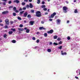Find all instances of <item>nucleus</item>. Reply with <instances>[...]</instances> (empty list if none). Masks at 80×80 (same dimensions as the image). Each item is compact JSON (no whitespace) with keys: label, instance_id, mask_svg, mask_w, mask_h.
<instances>
[{"label":"nucleus","instance_id":"nucleus-39","mask_svg":"<svg viewBox=\"0 0 80 80\" xmlns=\"http://www.w3.org/2000/svg\"><path fill=\"white\" fill-rule=\"evenodd\" d=\"M26 7L27 8H29V7H30V6L28 5H27Z\"/></svg>","mask_w":80,"mask_h":80},{"label":"nucleus","instance_id":"nucleus-46","mask_svg":"<svg viewBox=\"0 0 80 80\" xmlns=\"http://www.w3.org/2000/svg\"><path fill=\"white\" fill-rule=\"evenodd\" d=\"M53 20V19H49V21H50V22H52Z\"/></svg>","mask_w":80,"mask_h":80},{"label":"nucleus","instance_id":"nucleus-50","mask_svg":"<svg viewBox=\"0 0 80 80\" xmlns=\"http://www.w3.org/2000/svg\"><path fill=\"white\" fill-rule=\"evenodd\" d=\"M52 42H50V43H49V45H52Z\"/></svg>","mask_w":80,"mask_h":80},{"label":"nucleus","instance_id":"nucleus-3","mask_svg":"<svg viewBox=\"0 0 80 80\" xmlns=\"http://www.w3.org/2000/svg\"><path fill=\"white\" fill-rule=\"evenodd\" d=\"M5 22L6 25H10V22H9V20H8V19H6L5 20Z\"/></svg>","mask_w":80,"mask_h":80},{"label":"nucleus","instance_id":"nucleus-59","mask_svg":"<svg viewBox=\"0 0 80 80\" xmlns=\"http://www.w3.org/2000/svg\"><path fill=\"white\" fill-rule=\"evenodd\" d=\"M41 22H42L41 23H42V24H43V23H44V22H43V21H42Z\"/></svg>","mask_w":80,"mask_h":80},{"label":"nucleus","instance_id":"nucleus-27","mask_svg":"<svg viewBox=\"0 0 80 80\" xmlns=\"http://www.w3.org/2000/svg\"><path fill=\"white\" fill-rule=\"evenodd\" d=\"M13 16H14V17H15V16H16V13L13 12Z\"/></svg>","mask_w":80,"mask_h":80},{"label":"nucleus","instance_id":"nucleus-45","mask_svg":"<svg viewBox=\"0 0 80 80\" xmlns=\"http://www.w3.org/2000/svg\"><path fill=\"white\" fill-rule=\"evenodd\" d=\"M35 37H33L32 38V40H35Z\"/></svg>","mask_w":80,"mask_h":80},{"label":"nucleus","instance_id":"nucleus-28","mask_svg":"<svg viewBox=\"0 0 80 80\" xmlns=\"http://www.w3.org/2000/svg\"><path fill=\"white\" fill-rule=\"evenodd\" d=\"M7 35L6 34H5L4 35L3 37L4 38H6V37H7Z\"/></svg>","mask_w":80,"mask_h":80},{"label":"nucleus","instance_id":"nucleus-9","mask_svg":"<svg viewBox=\"0 0 80 80\" xmlns=\"http://www.w3.org/2000/svg\"><path fill=\"white\" fill-rule=\"evenodd\" d=\"M39 30H46V28H43V27H40L39 28Z\"/></svg>","mask_w":80,"mask_h":80},{"label":"nucleus","instance_id":"nucleus-29","mask_svg":"<svg viewBox=\"0 0 80 80\" xmlns=\"http://www.w3.org/2000/svg\"><path fill=\"white\" fill-rule=\"evenodd\" d=\"M57 40L58 41H60V40H61V38H60L59 37L57 39Z\"/></svg>","mask_w":80,"mask_h":80},{"label":"nucleus","instance_id":"nucleus-10","mask_svg":"<svg viewBox=\"0 0 80 80\" xmlns=\"http://www.w3.org/2000/svg\"><path fill=\"white\" fill-rule=\"evenodd\" d=\"M14 3H18L20 1L18 0H15L13 1Z\"/></svg>","mask_w":80,"mask_h":80},{"label":"nucleus","instance_id":"nucleus-16","mask_svg":"<svg viewBox=\"0 0 80 80\" xmlns=\"http://www.w3.org/2000/svg\"><path fill=\"white\" fill-rule=\"evenodd\" d=\"M24 11H22V12H21L20 13H19V14L20 15H22V14H23V12H24Z\"/></svg>","mask_w":80,"mask_h":80},{"label":"nucleus","instance_id":"nucleus-23","mask_svg":"<svg viewBox=\"0 0 80 80\" xmlns=\"http://www.w3.org/2000/svg\"><path fill=\"white\" fill-rule=\"evenodd\" d=\"M37 3H38V4H39V3H40V0H38Z\"/></svg>","mask_w":80,"mask_h":80},{"label":"nucleus","instance_id":"nucleus-61","mask_svg":"<svg viewBox=\"0 0 80 80\" xmlns=\"http://www.w3.org/2000/svg\"><path fill=\"white\" fill-rule=\"evenodd\" d=\"M2 22V19H0V22Z\"/></svg>","mask_w":80,"mask_h":80},{"label":"nucleus","instance_id":"nucleus-14","mask_svg":"<svg viewBox=\"0 0 80 80\" xmlns=\"http://www.w3.org/2000/svg\"><path fill=\"white\" fill-rule=\"evenodd\" d=\"M27 17L28 18H30L31 17V15H30V14H28Z\"/></svg>","mask_w":80,"mask_h":80},{"label":"nucleus","instance_id":"nucleus-24","mask_svg":"<svg viewBox=\"0 0 80 80\" xmlns=\"http://www.w3.org/2000/svg\"><path fill=\"white\" fill-rule=\"evenodd\" d=\"M11 30H12L13 32H15L16 31V30H15V29L12 28L11 29Z\"/></svg>","mask_w":80,"mask_h":80},{"label":"nucleus","instance_id":"nucleus-15","mask_svg":"<svg viewBox=\"0 0 80 80\" xmlns=\"http://www.w3.org/2000/svg\"><path fill=\"white\" fill-rule=\"evenodd\" d=\"M12 43H15L17 42V41L15 40H12Z\"/></svg>","mask_w":80,"mask_h":80},{"label":"nucleus","instance_id":"nucleus-52","mask_svg":"<svg viewBox=\"0 0 80 80\" xmlns=\"http://www.w3.org/2000/svg\"><path fill=\"white\" fill-rule=\"evenodd\" d=\"M13 21H11L10 22V24H13Z\"/></svg>","mask_w":80,"mask_h":80},{"label":"nucleus","instance_id":"nucleus-51","mask_svg":"<svg viewBox=\"0 0 80 80\" xmlns=\"http://www.w3.org/2000/svg\"><path fill=\"white\" fill-rule=\"evenodd\" d=\"M19 11L17 10H16L15 12L16 13H18Z\"/></svg>","mask_w":80,"mask_h":80},{"label":"nucleus","instance_id":"nucleus-32","mask_svg":"<svg viewBox=\"0 0 80 80\" xmlns=\"http://www.w3.org/2000/svg\"><path fill=\"white\" fill-rule=\"evenodd\" d=\"M42 8H45V5H42L41 6Z\"/></svg>","mask_w":80,"mask_h":80},{"label":"nucleus","instance_id":"nucleus-40","mask_svg":"<svg viewBox=\"0 0 80 80\" xmlns=\"http://www.w3.org/2000/svg\"><path fill=\"white\" fill-rule=\"evenodd\" d=\"M13 9L14 10H17V8H16V7H14L13 8Z\"/></svg>","mask_w":80,"mask_h":80},{"label":"nucleus","instance_id":"nucleus-63","mask_svg":"<svg viewBox=\"0 0 80 80\" xmlns=\"http://www.w3.org/2000/svg\"><path fill=\"white\" fill-rule=\"evenodd\" d=\"M29 1L30 2H32V0H29Z\"/></svg>","mask_w":80,"mask_h":80},{"label":"nucleus","instance_id":"nucleus-53","mask_svg":"<svg viewBox=\"0 0 80 80\" xmlns=\"http://www.w3.org/2000/svg\"><path fill=\"white\" fill-rule=\"evenodd\" d=\"M61 55H64V52L61 53Z\"/></svg>","mask_w":80,"mask_h":80},{"label":"nucleus","instance_id":"nucleus-47","mask_svg":"<svg viewBox=\"0 0 80 80\" xmlns=\"http://www.w3.org/2000/svg\"><path fill=\"white\" fill-rule=\"evenodd\" d=\"M3 4L4 5H6V3L5 2H3Z\"/></svg>","mask_w":80,"mask_h":80},{"label":"nucleus","instance_id":"nucleus-55","mask_svg":"<svg viewBox=\"0 0 80 80\" xmlns=\"http://www.w3.org/2000/svg\"><path fill=\"white\" fill-rule=\"evenodd\" d=\"M23 10V9H22V8H20V9H19V10L21 11V10Z\"/></svg>","mask_w":80,"mask_h":80},{"label":"nucleus","instance_id":"nucleus-57","mask_svg":"<svg viewBox=\"0 0 80 80\" xmlns=\"http://www.w3.org/2000/svg\"><path fill=\"white\" fill-rule=\"evenodd\" d=\"M24 1L25 2H28V0H24Z\"/></svg>","mask_w":80,"mask_h":80},{"label":"nucleus","instance_id":"nucleus-21","mask_svg":"<svg viewBox=\"0 0 80 80\" xmlns=\"http://www.w3.org/2000/svg\"><path fill=\"white\" fill-rule=\"evenodd\" d=\"M8 33L9 35H11V34H12V33H13V32H12V31H9L8 32Z\"/></svg>","mask_w":80,"mask_h":80},{"label":"nucleus","instance_id":"nucleus-56","mask_svg":"<svg viewBox=\"0 0 80 80\" xmlns=\"http://www.w3.org/2000/svg\"><path fill=\"white\" fill-rule=\"evenodd\" d=\"M75 78L76 79H78V77H75Z\"/></svg>","mask_w":80,"mask_h":80},{"label":"nucleus","instance_id":"nucleus-25","mask_svg":"<svg viewBox=\"0 0 80 80\" xmlns=\"http://www.w3.org/2000/svg\"><path fill=\"white\" fill-rule=\"evenodd\" d=\"M58 48H59V49L61 50L62 48V46H60Z\"/></svg>","mask_w":80,"mask_h":80},{"label":"nucleus","instance_id":"nucleus-42","mask_svg":"<svg viewBox=\"0 0 80 80\" xmlns=\"http://www.w3.org/2000/svg\"><path fill=\"white\" fill-rule=\"evenodd\" d=\"M20 27H21V28L23 27V24H20Z\"/></svg>","mask_w":80,"mask_h":80},{"label":"nucleus","instance_id":"nucleus-20","mask_svg":"<svg viewBox=\"0 0 80 80\" xmlns=\"http://www.w3.org/2000/svg\"><path fill=\"white\" fill-rule=\"evenodd\" d=\"M26 33H29V32H30V30H29V29H27L26 30Z\"/></svg>","mask_w":80,"mask_h":80},{"label":"nucleus","instance_id":"nucleus-22","mask_svg":"<svg viewBox=\"0 0 80 80\" xmlns=\"http://www.w3.org/2000/svg\"><path fill=\"white\" fill-rule=\"evenodd\" d=\"M48 34L47 33H45L44 34V36L45 37H47Z\"/></svg>","mask_w":80,"mask_h":80},{"label":"nucleus","instance_id":"nucleus-43","mask_svg":"<svg viewBox=\"0 0 80 80\" xmlns=\"http://www.w3.org/2000/svg\"><path fill=\"white\" fill-rule=\"evenodd\" d=\"M9 4H10L11 3H12V1H9L8 2Z\"/></svg>","mask_w":80,"mask_h":80},{"label":"nucleus","instance_id":"nucleus-62","mask_svg":"<svg viewBox=\"0 0 80 80\" xmlns=\"http://www.w3.org/2000/svg\"><path fill=\"white\" fill-rule=\"evenodd\" d=\"M39 32H37L36 34H37V35H38V34H39Z\"/></svg>","mask_w":80,"mask_h":80},{"label":"nucleus","instance_id":"nucleus-6","mask_svg":"<svg viewBox=\"0 0 80 80\" xmlns=\"http://www.w3.org/2000/svg\"><path fill=\"white\" fill-rule=\"evenodd\" d=\"M27 15H28V12H25L23 14V17H27Z\"/></svg>","mask_w":80,"mask_h":80},{"label":"nucleus","instance_id":"nucleus-13","mask_svg":"<svg viewBox=\"0 0 80 80\" xmlns=\"http://www.w3.org/2000/svg\"><path fill=\"white\" fill-rule=\"evenodd\" d=\"M57 23H58V24H60L61 22L60 20L59 19H57Z\"/></svg>","mask_w":80,"mask_h":80},{"label":"nucleus","instance_id":"nucleus-19","mask_svg":"<svg viewBox=\"0 0 80 80\" xmlns=\"http://www.w3.org/2000/svg\"><path fill=\"white\" fill-rule=\"evenodd\" d=\"M74 12L75 13H78V11H77V9H75L74 10Z\"/></svg>","mask_w":80,"mask_h":80},{"label":"nucleus","instance_id":"nucleus-8","mask_svg":"<svg viewBox=\"0 0 80 80\" xmlns=\"http://www.w3.org/2000/svg\"><path fill=\"white\" fill-rule=\"evenodd\" d=\"M34 21H31L29 22V24H31V25H33V23H34Z\"/></svg>","mask_w":80,"mask_h":80},{"label":"nucleus","instance_id":"nucleus-33","mask_svg":"<svg viewBox=\"0 0 80 80\" xmlns=\"http://www.w3.org/2000/svg\"><path fill=\"white\" fill-rule=\"evenodd\" d=\"M54 39H57V36H55L54 37Z\"/></svg>","mask_w":80,"mask_h":80},{"label":"nucleus","instance_id":"nucleus-34","mask_svg":"<svg viewBox=\"0 0 80 80\" xmlns=\"http://www.w3.org/2000/svg\"><path fill=\"white\" fill-rule=\"evenodd\" d=\"M13 8V6H11L9 7L8 8L10 9V8Z\"/></svg>","mask_w":80,"mask_h":80},{"label":"nucleus","instance_id":"nucleus-35","mask_svg":"<svg viewBox=\"0 0 80 80\" xmlns=\"http://www.w3.org/2000/svg\"><path fill=\"white\" fill-rule=\"evenodd\" d=\"M43 10L44 11H47V9L46 8H44L43 9Z\"/></svg>","mask_w":80,"mask_h":80},{"label":"nucleus","instance_id":"nucleus-36","mask_svg":"<svg viewBox=\"0 0 80 80\" xmlns=\"http://www.w3.org/2000/svg\"><path fill=\"white\" fill-rule=\"evenodd\" d=\"M62 41H60L58 43V44H59V45H61V44H62Z\"/></svg>","mask_w":80,"mask_h":80},{"label":"nucleus","instance_id":"nucleus-44","mask_svg":"<svg viewBox=\"0 0 80 80\" xmlns=\"http://www.w3.org/2000/svg\"><path fill=\"white\" fill-rule=\"evenodd\" d=\"M22 10H26V8L25 7H23L22 8Z\"/></svg>","mask_w":80,"mask_h":80},{"label":"nucleus","instance_id":"nucleus-26","mask_svg":"<svg viewBox=\"0 0 80 80\" xmlns=\"http://www.w3.org/2000/svg\"><path fill=\"white\" fill-rule=\"evenodd\" d=\"M18 20H22V18H20V17H18Z\"/></svg>","mask_w":80,"mask_h":80},{"label":"nucleus","instance_id":"nucleus-37","mask_svg":"<svg viewBox=\"0 0 80 80\" xmlns=\"http://www.w3.org/2000/svg\"><path fill=\"white\" fill-rule=\"evenodd\" d=\"M4 28H8V26H7V25L5 26Z\"/></svg>","mask_w":80,"mask_h":80},{"label":"nucleus","instance_id":"nucleus-38","mask_svg":"<svg viewBox=\"0 0 80 80\" xmlns=\"http://www.w3.org/2000/svg\"><path fill=\"white\" fill-rule=\"evenodd\" d=\"M22 5H25V3L24 2H22Z\"/></svg>","mask_w":80,"mask_h":80},{"label":"nucleus","instance_id":"nucleus-48","mask_svg":"<svg viewBox=\"0 0 80 80\" xmlns=\"http://www.w3.org/2000/svg\"><path fill=\"white\" fill-rule=\"evenodd\" d=\"M42 4L43 5V4H45V2H44V1H42Z\"/></svg>","mask_w":80,"mask_h":80},{"label":"nucleus","instance_id":"nucleus-2","mask_svg":"<svg viewBox=\"0 0 80 80\" xmlns=\"http://www.w3.org/2000/svg\"><path fill=\"white\" fill-rule=\"evenodd\" d=\"M63 10L64 13H67V10H68V8L66 6H64L62 8Z\"/></svg>","mask_w":80,"mask_h":80},{"label":"nucleus","instance_id":"nucleus-18","mask_svg":"<svg viewBox=\"0 0 80 80\" xmlns=\"http://www.w3.org/2000/svg\"><path fill=\"white\" fill-rule=\"evenodd\" d=\"M47 51L48 52H52V50H51V49H47Z\"/></svg>","mask_w":80,"mask_h":80},{"label":"nucleus","instance_id":"nucleus-60","mask_svg":"<svg viewBox=\"0 0 80 80\" xmlns=\"http://www.w3.org/2000/svg\"><path fill=\"white\" fill-rule=\"evenodd\" d=\"M45 15H48V12H46L45 13Z\"/></svg>","mask_w":80,"mask_h":80},{"label":"nucleus","instance_id":"nucleus-58","mask_svg":"<svg viewBox=\"0 0 80 80\" xmlns=\"http://www.w3.org/2000/svg\"><path fill=\"white\" fill-rule=\"evenodd\" d=\"M69 22H70V21H69V20L67 21V23H69Z\"/></svg>","mask_w":80,"mask_h":80},{"label":"nucleus","instance_id":"nucleus-1","mask_svg":"<svg viewBox=\"0 0 80 80\" xmlns=\"http://www.w3.org/2000/svg\"><path fill=\"white\" fill-rule=\"evenodd\" d=\"M36 16L37 17H40L42 16V14H41V12L40 11H37L36 12Z\"/></svg>","mask_w":80,"mask_h":80},{"label":"nucleus","instance_id":"nucleus-64","mask_svg":"<svg viewBox=\"0 0 80 80\" xmlns=\"http://www.w3.org/2000/svg\"><path fill=\"white\" fill-rule=\"evenodd\" d=\"M66 3H67V4L68 3V1H66Z\"/></svg>","mask_w":80,"mask_h":80},{"label":"nucleus","instance_id":"nucleus-7","mask_svg":"<svg viewBox=\"0 0 80 80\" xmlns=\"http://www.w3.org/2000/svg\"><path fill=\"white\" fill-rule=\"evenodd\" d=\"M8 13V11H3L2 12V15H4V14H6L7 13Z\"/></svg>","mask_w":80,"mask_h":80},{"label":"nucleus","instance_id":"nucleus-54","mask_svg":"<svg viewBox=\"0 0 80 80\" xmlns=\"http://www.w3.org/2000/svg\"><path fill=\"white\" fill-rule=\"evenodd\" d=\"M64 55H67V52H64Z\"/></svg>","mask_w":80,"mask_h":80},{"label":"nucleus","instance_id":"nucleus-31","mask_svg":"<svg viewBox=\"0 0 80 80\" xmlns=\"http://www.w3.org/2000/svg\"><path fill=\"white\" fill-rule=\"evenodd\" d=\"M67 39H68V40H70V39H71L70 37H69V36L68 37Z\"/></svg>","mask_w":80,"mask_h":80},{"label":"nucleus","instance_id":"nucleus-4","mask_svg":"<svg viewBox=\"0 0 80 80\" xmlns=\"http://www.w3.org/2000/svg\"><path fill=\"white\" fill-rule=\"evenodd\" d=\"M56 15H57V13L56 12H54L52 14H51V16H49V18H53Z\"/></svg>","mask_w":80,"mask_h":80},{"label":"nucleus","instance_id":"nucleus-30","mask_svg":"<svg viewBox=\"0 0 80 80\" xmlns=\"http://www.w3.org/2000/svg\"><path fill=\"white\" fill-rule=\"evenodd\" d=\"M34 12H35V11H34L33 10H31V13H34Z\"/></svg>","mask_w":80,"mask_h":80},{"label":"nucleus","instance_id":"nucleus-5","mask_svg":"<svg viewBox=\"0 0 80 80\" xmlns=\"http://www.w3.org/2000/svg\"><path fill=\"white\" fill-rule=\"evenodd\" d=\"M53 29H51L50 31H48L47 32L48 33V34H52L53 33Z\"/></svg>","mask_w":80,"mask_h":80},{"label":"nucleus","instance_id":"nucleus-17","mask_svg":"<svg viewBox=\"0 0 80 80\" xmlns=\"http://www.w3.org/2000/svg\"><path fill=\"white\" fill-rule=\"evenodd\" d=\"M53 45L55 46H57V45H58V43L56 42H54L53 43Z\"/></svg>","mask_w":80,"mask_h":80},{"label":"nucleus","instance_id":"nucleus-12","mask_svg":"<svg viewBox=\"0 0 80 80\" xmlns=\"http://www.w3.org/2000/svg\"><path fill=\"white\" fill-rule=\"evenodd\" d=\"M29 7H30V8H32L33 7V5L31 3H29Z\"/></svg>","mask_w":80,"mask_h":80},{"label":"nucleus","instance_id":"nucleus-41","mask_svg":"<svg viewBox=\"0 0 80 80\" xmlns=\"http://www.w3.org/2000/svg\"><path fill=\"white\" fill-rule=\"evenodd\" d=\"M36 42L37 43H39V42H40V41L39 40V39L37 40Z\"/></svg>","mask_w":80,"mask_h":80},{"label":"nucleus","instance_id":"nucleus-11","mask_svg":"<svg viewBox=\"0 0 80 80\" xmlns=\"http://www.w3.org/2000/svg\"><path fill=\"white\" fill-rule=\"evenodd\" d=\"M18 29L19 31H21L22 32L24 30V29L23 28H18Z\"/></svg>","mask_w":80,"mask_h":80},{"label":"nucleus","instance_id":"nucleus-49","mask_svg":"<svg viewBox=\"0 0 80 80\" xmlns=\"http://www.w3.org/2000/svg\"><path fill=\"white\" fill-rule=\"evenodd\" d=\"M0 26H1V27H3V24H0Z\"/></svg>","mask_w":80,"mask_h":80}]
</instances>
